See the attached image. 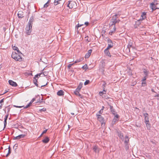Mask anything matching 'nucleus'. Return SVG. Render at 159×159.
<instances>
[{
  "mask_svg": "<svg viewBox=\"0 0 159 159\" xmlns=\"http://www.w3.org/2000/svg\"><path fill=\"white\" fill-rule=\"evenodd\" d=\"M120 16V15L119 14H116L112 16L109 25L110 29H112V30L109 32V35H111L112 33H114L115 31L116 30L115 25L116 23H119L120 21L119 19H117Z\"/></svg>",
  "mask_w": 159,
  "mask_h": 159,
  "instance_id": "nucleus-1",
  "label": "nucleus"
},
{
  "mask_svg": "<svg viewBox=\"0 0 159 159\" xmlns=\"http://www.w3.org/2000/svg\"><path fill=\"white\" fill-rule=\"evenodd\" d=\"M11 57L16 61H21V57L15 52H13L11 55Z\"/></svg>",
  "mask_w": 159,
  "mask_h": 159,
  "instance_id": "nucleus-2",
  "label": "nucleus"
},
{
  "mask_svg": "<svg viewBox=\"0 0 159 159\" xmlns=\"http://www.w3.org/2000/svg\"><path fill=\"white\" fill-rule=\"evenodd\" d=\"M32 25L30 24H28L26 27V33L28 35H30L32 31Z\"/></svg>",
  "mask_w": 159,
  "mask_h": 159,
  "instance_id": "nucleus-3",
  "label": "nucleus"
},
{
  "mask_svg": "<svg viewBox=\"0 0 159 159\" xmlns=\"http://www.w3.org/2000/svg\"><path fill=\"white\" fill-rule=\"evenodd\" d=\"M68 4L67 5V7L70 8H72L75 7L76 3L75 2L69 1H68Z\"/></svg>",
  "mask_w": 159,
  "mask_h": 159,
  "instance_id": "nucleus-4",
  "label": "nucleus"
},
{
  "mask_svg": "<svg viewBox=\"0 0 159 159\" xmlns=\"http://www.w3.org/2000/svg\"><path fill=\"white\" fill-rule=\"evenodd\" d=\"M150 7L152 9V12L156 9H159V7H157V6L155 4V2H153L150 4Z\"/></svg>",
  "mask_w": 159,
  "mask_h": 159,
  "instance_id": "nucleus-5",
  "label": "nucleus"
},
{
  "mask_svg": "<svg viewBox=\"0 0 159 159\" xmlns=\"http://www.w3.org/2000/svg\"><path fill=\"white\" fill-rule=\"evenodd\" d=\"M108 42V47L107 48V49H110V48H112L113 46V43H112V40L110 39H107Z\"/></svg>",
  "mask_w": 159,
  "mask_h": 159,
  "instance_id": "nucleus-6",
  "label": "nucleus"
},
{
  "mask_svg": "<svg viewBox=\"0 0 159 159\" xmlns=\"http://www.w3.org/2000/svg\"><path fill=\"white\" fill-rule=\"evenodd\" d=\"M97 116L98 120L102 124L103 122L104 121V118L100 115L97 114Z\"/></svg>",
  "mask_w": 159,
  "mask_h": 159,
  "instance_id": "nucleus-7",
  "label": "nucleus"
},
{
  "mask_svg": "<svg viewBox=\"0 0 159 159\" xmlns=\"http://www.w3.org/2000/svg\"><path fill=\"white\" fill-rule=\"evenodd\" d=\"M9 84L14 87H16L17 86V84L16 83L12 80H9L8 81Z\"/></svg>",
  "mask_w": 159,
  "mask_h": 159,
  "instance_id": "nucleus-8",
  "label": "nucleus"
},
{
  "mask_svg": "<svg viewBox=\"0 0 159 159\" xmlns=\"http://www.w3.org/2000/svg\"><path fill=\"white\" fill-rule=\"evenodd\" d=\"M143 72L145 76L146 77H148V75L149 74V72L148 70L145 69H143Z\"/></svg>",
  "mask_w": 159,
  "mask_h": 159,
  "instance_id": "nucleus-9",
  "label": "nucleus"
},
{
  "mask_svg": "<svg viewBox=\"0 0 159 159\" xmlns=\"http://www.w3.org/2000/svg\"><path fill=\"white\" fill-rule=\"evenodd\" d=\"M34 17L33 16H32L30 18L29 22L28 23V24H30V25H32V24H33V22L34 21Z\"/></svg>",
  "mask_w": 159,
  "mask_h": 159,
  "instance_id": "nucleus-10",
  "label": "nucleus"
},
{
  "mask_svg": "<svg viewBox=\"0 0 159 159\" xmlns=\"http://www.w3.org/2000/svg\"><path fill=\"white\" fill-rule=\"evenodd\" d=\"M92 52V50L90 49L89 50L85 56V57L86 58H88L90 56Z\"/></svg>",
  "mask_w": 159,
  "mask_h": 159,
  "instance_id": "nucleus-11",
  "label": "nucleus"
},
{
  "mask_svg": "<svg viewBox=\"0 0 159 159\" xmlns=\"http://www.w3.org/2000/svg\"><path fill=\"white\" fill-rule=\"evenodd\" d=\"M109 49H107V48L104 51V52L106 56H107L110 57H111V55H110V53L109 51H108Z\"/></svg>",
  "mask_w": 159,
  "mask_h": 159,
  "instance_id": "nucleus-12",
  "label": "nucleus"
},
{
  "mask_svg": "<svg viewBox=\"0 0 159 159\" xmlns=\"http://www.w3.org/2000/svg\"><path fill=\"white\" fill-rule=\"evenodd\" d=\"M17 15L19 18H22L24 17L23 12L21 11H18Z\"/></svg>",
  "mask_w": 159,
  "mask_h": 159,
  "instance_id": "nucleus-13",
  "label": "nucleus"
},
{
  "mask_svg": "<svg viewBox=\"0 0 159 159\" xmlns=\"http://www.w3.org/2000/svg\"><path fill=\"white\" fill-rule=\"evenodd\" d=\"M57 94L59 96H63L64 95V92L61 90L57 92Z\"/></svg>",
  "mask_w": 159,
  "mask_h": 159,
  "instance_id": "nucleus-14",
  "label": "nucleus"
},
{
  "mask_svg": "<svg viewBox=\"0 0 159 159\" xmlns=\"http://www.w3.org/2000/svg\"><path fill=\"white\" fill-rule=\"evenodd\" d=\"M49 141V138L48 137H46L45 138L42 140V141L44 143H47Z\"/></svg>",
  "mask_w": 159,
  "mask_h": 159,
  "instance_id": "nucleus-15",
  "label": "nucleus"
},
{
  "mask_svg": "<svg viewBox=\"0 0 159 159\" xmlns=\"http://www.w3.org/2000/svg\"><path fill=\"white\" fill-rule=\"evenodd\" d=\"M146 13L145 12H143L142 13V15H141V18L140 19V20H144L146 17Z\"/></svg>",
  "mask_w": 159,
  "mask_h": 159,
  "instance_id": "nucleus-16",
  "label": "nucleus"
},
{
  "mask_svg": "<svg viewBox=\"0 0 159 159\" xmlns=\"http://www.w3.org/2000/svg\"><path fill=\"white\" fill-rule=\"evenodd\" d=\"M125 143L127 146L129 142V139L128 136H126L125 137Z\"/></svg>",
  "mask_w": 159,
  "mask_h": 159,
  "instance_id": "nucleus-17",
  "label": "nucleus"
},
{
  "mask_svg": "<svg viewBox=\"0 0 159 159\" xmlns=\"http://www.w3.org/2000/svg\"><path fill=\"white\" fill-rule=\"evenodd\" d=\"M93 151L96 153L98 152L99 151V148L97 146H95L93 148Z\"/></svg>",
  "mask_w": 159,
  "mask_h": 159,
  "instance_id": "nucleus-18",
  "label": "nucleus"
},
{
  "mask_svg": "<svg viewBox=\"0 0 159 159\" xmlns=\"http://www.w3.org/2000/svg\"><path fill=\"white\" fill-rule=\"evenodd\" d=\"M80 91L77 90H76L75 91H74V92L75 94L77 96H78L79 97H80V98H82V96H81V95L79 93Z\"/></svg>",
  "mask_w": 159,
  "mask_h": 159,
  "instance_id": "nucleus-19",
  "label": "nucleus"
},
{
  "mask_svg": "<svg viewBox=\"0 0 159 159\" xmlns=\"http://www.w3.org/2000/svg\"><path fill=\"white\" fill-rule=\"evenodd\" d=\"M82 85H83L82 83H80L76 90H77L80 91V89H81V88L82 87Z\"/></svg>",
  "mask_w": 159,
  "mask_h": 159,
  "instance_id": "nucleus-20",
  "label": "nucleus"
},
{
  "mask_svg": "<svg viewBox=\"0 0 159 159\" xmlns=\"http://www.w3.org/2000/svg\"><path fill=\"white\" fill-rule=\"evenodd\" d=\"M132 47V43L131 41H129L128 43V44L127 46V48L128 49L129 51H130V48Z\"/></svg>",
  "mask_w": 159,
  "mask_h": 159,
  "instance_id": "nucleus-21",
  "label": "nucleus"
},
{
  "mask_svg": "<svg viewBox=\"0 0 159 159\" xmlns=\"http://www.w3.org/2000/svg\"><path fill=\"white\" fill-rule=\"evenodd\" d=\"M110 110H111V112L114 115H115V109H113V107L112 106L110 105Z\"/></svg>",
  "mask_w": 159,
  "mask_h": 159,
  "instance_id": "nucleus-22",
  "label": "nucleus"
},
{
  "mask_svg": "<svg viewBox=\"0 0 159 159\" xmlns=\"http://www.w3.org/2000/svg\"><path fill=\"white\" fill-rule=\"evenodd\" d=\"M33 83L35 84V85L37 86L38 87H40L38 85V84L37 83V80L35 78H34V80H33Z\"/></svg>",
  "mask_w": 159,
  "mask_h": 159,
  "instance_id": "nucleus-23",
  "label": "nucleus"
},
{
  "mask_svg": "<svg viewBox=\"0 0 159 159\" xmlns=\"http://www.w3.org/2000/svg\"><path fill=\"white\" fill-rule=\"evenodd\" d=\"M8 115H6L5 118H4V128L7 125V118H8Z\"/></svg>",
  "mask_w": 159,
  "mask_h": 159,
  "instance_id": "nucleus-24",
  "label": "nucleus"
},
{
  "mask_svg": "<svg viewBox=\"0 0 159 159\" xmlns=\"http://www.w3.org/2000/svg\"><path fill=\"white\" fill-rule=\"evenodd\" d=\"M11 153V149L9 146L8 147V152L6 155V157H7Z\"/></svg>",
  "mask_w": 159,
  "mask_h": 159,
  "instance_id": "nucleus-25",
  "label": "nucleus"
},
{
  "mask_svg": "<svg viewBox=\"0 0 159 159\" xmlns=\"http://www.w3.org/2000/svg\"><path fill=\"white\" fill-rule=\"evenodd\" d=\"M12 46L13 50H16L18 53H20V51L19 50L18 48L17 47H16L15 46H13V45H12Z\"/></svg>",
  "mask_w": 159,
  "mask_h": 159,
  "instance_id": "nucleus-26",
  "label": "nucleus"
},
{
  "mask_svg": "<svg viewBox=\"0 0 159 159\" xmlns=\"http://www.w3.org/2000/svg\"><path fill=\"white\" fill-rule=\"evenodd\" d=\"M146 126L147 127V129L148 130H150L151 128V125L148 123H146Z\"/></svg>",
  "mask_w": 159,
  "mask_h": 159,
  "instance_id": "nucleus-27",
  "label": "nucleus"
},
{
  "mask_svg": "<svg viewBox=\"0 0 159 159\" xmlns=\"http://www.w3.org/2000/svg\"><path fill=\"white\" fill-rule=\"evenodd\" d=\"M27 134V133H25L24 134H21L19 135V137H20V138H24L25 137Z\"/></svg>",
  "mask_w": 159,
  "mask_h": 159,
  "instance_id": "nucleus-28",
  "label": "nucleus"
},
{
  "mask_svg": "<svg viewBox=\"0 0 159 159\" xmlns=\"http://www.w3.org/2000/svg\"><path fill=\"white\" fill-rule=\"evenodd\" d=\"M60 3H61V2H59V1H58L57 0H55L54 2V5L55 6H56V5H57V4H60Z\"/></svg>",
  "mask_w": 159,
  "mask_h": 159,
  "instance_id": "nucleus-29",
  "label": "nucleus"
},
{
  "mask_svg": "<svg viewBox=\"0 0 159 159\" xmlns=\"http://www.w3.org/2000/svg\"><path fill=\"white\" fill-rule=\"evenodd\" d=\"M144 121L145 123L149 122V117H145Z\"/></svg>",
  "mask_w": 159,
  "mask_h": 159,
  "instance_id": "nucleus-30",
  "label": "nucleus"
},
{
  "mask_svg": "<svg viewBox=\"0 0 159 159\" xmlns=\"http://www.w3.org/2000/svg\"><path fill=\"white\" fill-rule=\"evenodd\" d=\"M50 0H48V2L46 3L44 5V7L46 8L48 6V4L49 3Z\"/></svg>",
  "mask_w": 159,
  "mask_h": 159,
  "instance_id": "nucleus-31",
  "label": "nucleus"
},
{
  "mask_svg": "<svg viewBox=\"0 0 159 159\" xmlns=\"http://www.w3.org/2000/svg\"><path fill=\"white\" fill-rule=\"evenodd\" d=\"M142 86L145 87L146 86L147 84L146 81H142Z\"/></svg>",
  "mask_w": 159,
  "mask_h": 159,
  "instance_id": "nucleus-32",
  "label": "nucleus"
},
{
  "mask_svg": "<svg viewBox=\"0 0 159 159\" xmlns=\"http://www.w3.org/2000/svg\"><path fill=\"white\" fill-rule=\"evenodd\" d=\"M106 91L104 89H103V91L102 92H100L99 93L100 94V95H101V93H106Z\"/></svg>",
  "mask_w": 159,
  "mask_h": 159,
  "instance_id": "nucleus-33",
  "label": "nucleus"
},
{
  "mask_svg": "<svg viewBox=\"0 0 159 159\" xmlns=\"http://www.w3.org/2000/svg\"><path fill=\"white\" fill-rule=\"evenodd\" d=\"M21 139V138H20V137H19V135L17 136L14 137L13 139H14V140H16V139Z\"/></svg>",
  "mask_w": 159,
  "mask_h": 159,
  "instance_id": "nucleus-34",
  "label": "nucleus"
},
{
  "mask_svg": "<svg viewBox=\"0 0 159 159\" xmlns=\"http://www.w3.org/2000/svg\"><path fill=\"white\" fill-rule=\"evenodd\" d=\"M148 78V77H146V76H144L143 77V78L141 80V81H145L146 80V79Z\"/></svg>",
  "mask_w": 159,
  "mask_h": 159,
  "instance_id": "nucleus-35",
  "label": "nucleus"
},
{
  "mask_svg": "<svg viewBox=\"0 0 159 159\" xmlns=\"http://www.w3.org/2000/svg\"><path fill=\"white\" fill-rule=\"evenodd\" d=\"M42 74V73H39L38 74H37V75H36L34 78H35V77H40L41 75Z\"/></svg>",
  "mask_w": 159,
  "mask_h": 159,
  "instance_id": "nucleus-36",
  "label": "nucleus"
},
{
  "mask_svg": "<svg viewBox=\"0 0 159 159\" xmlns=\"http://www.w3.org/2000/svg\"><path fill=\"white\" fill-rule=\"evenodd\" d=\"M74 64V63H73L72 64H69L68 66H67V68L68 69H70L71 67V66L72 65H73Z\"/></svg>",
  "mask_w": 159,
  "mask_h": 159,
  "instance_id": "nucleus-37",
  "label": "nucleus"
},
{
  "mask_svg": "<svg viewBox=\"0 0 159 159\" xmlns=\"http://www.w3.org/2000/svg\"><path fill=\"white\" fill-rule=\"evenodd\" d=\"M89 82H90L89 80H86L85 81V82H84V84L85 85L88 84H89Z\"/></svg>",
  "mask_w": 159,
  "mask_h": 159,
  "instance_id": "nucleus-38",
  "label": "nucleus"
},
{
  "mask_svg": "<svg viewBox=\"0 0 159 159\" xmlns=\"http://www.w3.org/2000/svg\"><path fill=\"white\" fill-rule=\"evenodd\" d=\"M14 107H16V108H22V107H24V106H16V105H14Z\"/></svg>",
  "mask_w": 159,
  "mask_h": 159,
  "instance_id": "nucleus-39",
  "label": "nucleus"
},
{
  "mask_svg": "<svg viewBox=\"0 0 159 159\" xmlns=\"http://www.w3.org/2000/svg\"><path fill=\"white\" fill-rule=\"evenodd\" d=\"M102 82L104 83V84L102 85V86L103 87V89H104V87H105V85H106V83H105L104 81H103Z\"/></svg>",
  "mask_w": 159,
  "mask_h": 159,
  "instance_id": "nucleus-40",
  "label": "nucleus"
},
{
  "mask_svg": "<svg viewBox=\"0 0 159 159\" xmlns=\"http://www.w3.org/2000/svg\"><path fill=\"white\" fill-rule=\"evenodd\" d=\"M6 108L7 109V112H9L10 111V108H11L10 107H9V106H7V107H6Z\"/></svg>",
  "mask_w": 159,
  "mask_h": 159,
  "instance_id": "nucleus-41",
  "label": "nucleus"
},
{
  "mask_svg": "<svg viewBox=\"0 0 159 159\" xmlns=\"http://www.w3.org/2000/svg\"><path fill=\"white\" fill-rule=\"evenodd\" d=\"M143 115L145 117H148V113H144L143 114Z\"/></svg>",
  "mask_w": 159,
  "mask_h": 159,
  "instance_id": "nucleus-42",
  "label": "nucleus"
},
{
  "mask_svg": "<svg viewBox=\"0 0 159 159\" xmlns=\"http://www.w3.org/2000/svg\"><path fill=\"white\" fill-rule=\"evenodd\" d=\"M87 66L86 65H84V66H83L82 68H83L84 69H86L87 68Z\"/></svg>",
  "mask_w": 159,
  "mask_h": 159,
  "instance_id": "nucleus-43",
  "label": "nucleus"
},
{
  "mask_svg": "<svg viewBox=\"0 0 159 159\" xmlns=\"http://www.w3.org/2000/svg\"><path fill=\"white\" fill-rule=\"evenodd\" d=\"M83 24H78L76 26L77 27V28H78V27H79L82 25H83Z\"/></svg>",
  "mask_w": 159,
  "mask_h": 159,
  "instance_id": "nucleus-44",
  "label": "nucleus"
},
{
  "mask_svg": "<svg viewBox=\"0 0 159 159\" xmlns=\"http://www.w3.org/2000/svg\"><path fill=\"white\" fill-rule=\"evenodd\" d=\"M47 130L48 129H46L45 130H44L42 132V134H43L47 132Z\"/></svg>",
  "mask_w": 159,
  "mask_h": 159,
  "instance_id": "nucleus-45",
  "label": "nucleus"
},
{
  "mask_svg": "<svg viewBox=\"0 0 159 159\" xmlns=\"http://www.w3.org/2000/svg\"><path fill=\"white\" fill-rule=\"evenodd\" d=\"M40 111H46V109L45 108H44L41 109Z\"/></svg>",
  "mask_w": 159,
  "mask_h": 159,
  "instance_id": "nucleus-46",
  "label": "nucleus"
},
{
  "mask_svg": "<svg viewBox=\"0 0 159 159\" xmlns=\"http://www.w3.org/2000/svg\"><path fill=\"white\" fill-rule=\"evenodd\" d=\"M29 106L28 104L27 105H26V106H24L23 107L24 109H26L29 107Z\"/></svg>",
  "mask_w": 159,
  "mask_h": 159,
  "instance_id": "nucleus-47",
  "label": "nucleus"
},
{
  "mask_svg": "<svg viewBox=\"0 0 159 159\" xmlns=\"http://www.w3.org/2000/svg\"><path fill=\"white\" fill-rule=\"evenodd\" d=\"M35 100V98H34L32 99V100L30 101V102L32 103Z\"/></svg>",
  "mask_w": 159,
  "mask_h": 159,
  "instance_id": "nucleus-48",
  "label": "nucleus"
},
{
  "mask_svg": "<svg viewBox=\"0 0 159 159\" xmlns=\"http://www.w3.org/2000/svg\"><path fill=\"white\" fill-rule=\"evenodd\" d=\"M4 98H3L0 101V103H1L4 102Z\"/></svg>",
  "mask_w": 159,
  "mask_h": 159,
  "instance_id": "nucleus-49",
  "label": "nucleus"
},
{
  "mask_svg": "<svg viewBox=\"0 0 159 159\" xmlns=\"http://www.w3.org/2000/svg\"><path fill=\"white\" fill-rule=\"evenodd\" d=\"M84 24L86 25V26H88L89 25V23L88 22H85Z\"/></svg>",
  "mask_w": 159,
  "mask_h": 159,
  "instance_id": "nucleus-50",
  "label": "nucleus"
},
{
  "mask_svg": "<svg viewBox=\"0 0 159 159\" xmlns=\"http://www.w3.org/2000/svg\"><path fill=\"white\" fill-rule=\"evenodd\" d=\"M103 111L102 110H101L99 111V113L100 114H102V113L103 112Z\"/></svg>",
  "mask_w": 159,
  "mask_h": 159,
  "instance_id": "nucleus-51",
  "label": "nucleus"
},
{
  "mask_svg": "<svg viewBox=\"0 0 159 159\" xmlns=\"http://www.w3.org/2000/svg\"><path fill=\"white\" fill-rule=\"evenodd\" d=\"M80 61V60H76V61H75V62L74 63L75 64V63H78V62H79Z\"/></svg>",
  "mask_w": 159,
  "mask_h": 159,
  "instance_id": "nucleus-52",
  "label": "nucleus"
},
{
  "mask_svg": "<svg viewBox=\"0 0 159 159\" xmlns=\"http://www.w3.org/2000/svg\"><path fill=\"white\" fill-rule=\"evenodd\" d=\"M115 117L117 118H118L119 117V116L118 114H116V115L115 116Z\"/></svg>",
  "mask_w": 159,
  "mask_h": 159,
  "instance_id": "nucleus-53",
  "label": "nucleus"
},
{
  "mask_svg": "<svg viewBox=\"0 0 159 159\" xmlns=\"http://www.w3.org/2000/svg\"><path fill=\"white\" fill-rule=\"evenodd\" d=\"M47 83H47L45 84H44V85H41V88H42V87H44V86H45L46 85H47Z\"/></svg>",
  "mask_w": 159,
  "mask_h": 159,
  "instance_id": "nucleus-54",
  "label": "nucleus"
},
{
  "mask_svg": "<svg viewBox=\"0 0 159 159\" xmlns=\"http://www.w3.org/2000/svg\"><path fill=\"white\" fill-rule=\"evenodd\" d=\"M121 138V139H122V138H123V135H121V134H120V136H119Z\"/></svg>",
  "mask_w": 159,
  "mask_h": 159,
  "instance_id": "nucleus-55",
  "label": "nucleus"
},
{
  "mask_svg": "<svg viewBox=\"0 0 159 159\" xmlns=\"http://www.w3.org/2000/svg\"><path fill=\"white\" fill-rule=\"evenodd\" d=\"M32 103L30 102L28 104V105L30 107V106L31 105V104H32Z\"/></svg>",
  "mask_w": 159,
  "mask_h": 159,
  "instance_id": "nucleus-56",
  "label": "nucleus"
},
{
  "mask_svg": "<svg viewBox=\"0 0 159 159\" xmlns=\"http://www.w3.org/2000/svg\"><path fill=\"white\" fill-rule=\"evenodd\" d=\"M159 2V0H153V2Z\"/></svg>",
  "mask_w": 159,
  "mask_h": 159,
  "instance_id": "nucleus-57",
  "label": "nucleus"
},
{
  "mask_svg": "<svg viewBox=\"0 0 159 159\" xmlns=\"http://www.w3.org/2000/svg\"><path fill=\"white\" fill-rule=\"evenodd\" d=\"M155 4L156 6H157V5L158 4V3L157 2H155Z\"/></svg>",
  "mask_w": 159,
  "mask_h": 159,
  "instance_id": "nucleus-58",
  "label": "nucleus"
},
{
  "mask_svg": "<svg viewBox=\"0 0 159 159\" xmlns=\"http://www.w3.org/2000/svg\"><path fill=\"white\" fill-rule=\"evenodd\" d=\"M7 92V91H5V92L4 93H3V94H0V96L1 95H3V94L6 93Z\"/></svg>",
  "mask_w": 159,
  "mask_h": 159,
  "instance_id": "nucleus-59",
  "label": "nucleus"
},
{
  "mask_svg": "<svg viewBox=\"0 0 159 159\" xmlns=\"http://www.w3.org/2000/svg\"><path fill=\"white\" fill-rule=\"evenodd\" d=\"M116 120L115 119H113V122L115 123V122H116Z\"/></svg>",
  "mask_w": 159,
  "mask_h": 159,
  "instance_id": "nucleus-60",
  "label": "nucleus"
},
{
  "mask_svg": "<svg viewBox=\"0 0 159 159\" xmlns=\"http://www.w3.org/2000/svg\"><path fill=\"white\" fill-rule=\"evenodd\" d=\"M104 107L103 106H102V108L101 110H102L103 111V110L104 109Z\"/></svg>",
  "mask_w": 159,
  "mask_h": 159,
  "instance_id": "nucleus-61",
  "label": "nucleus"
},
{
  "mask_svg": "<svg viewBox=\"0 0 159 159\" xmlns=\"http://www.w3.org/2000/svg\"><path fill=\"white\" fill-rule=\"evenodd\" d=\"M2 107V104H1L0 106V108L1 109Z\"/></svg>",
  "mask_w": 159,
  "mask_h": 159,
  "instance_id": "nucleus-62",
  "label": "nucleus"
},
{
  "mask_svg": "<svg viewBox=\"0 0 159 159\" xmlns=\"http://www.w3.org/2000/svg\"><path fill=\"white\" fill-rule=\"evenodd\" d=\"M151 90H152V92H155V91H154V90L153 89H152Z\"/></svg>",
  "mask_w": 159,
  "mask_h": 159,
  "instance_id": "nucleus-63",
  "label": "nucleus"
},
{
  "mask_svg": "<svg viewBox=\"0 0 159 159\" xmlns=\"http://www.w3.org/2000/svg\"><path fill=\"white\" fill-rule=\"evenodd\" d=\"M68 127L69 128H70L71 127V126L70 125H68Z\"/></svg>",
  "mask_w": 159,
  "mask_h": 159,
  "instance_id": "nucleus-64",
  "label": "nucleus"
}]
</instances>
